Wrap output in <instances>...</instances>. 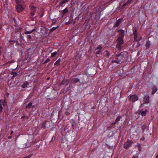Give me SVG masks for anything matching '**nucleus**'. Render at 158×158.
I'll return each mask as SVG.
<instances>
[{
    "instance_id": "39",
    "label": "nucleus",
    "mask_w": 158,
    "mask_h": 158,
    "mask_svg": "<svg viewBox=\"0 0 158 158\" xmlns=\"http://www.w3.org/2000/svg\"><path fill=\"white\" fill-rule=\"evenodd\" d=\"M12 138V136H9L8 137V139H11V138Z\"/></svg>"
},
{
    "instance_id": "21",
    "label": "nucleus",
    "mask_w": 158,
    "mask_h": 158,
    "mask_svg": "<svg viewBox=\"0 0 158 158\" xmlns=\"http://www.w3.org/2000/svg\"><path fill=\"white\" fill-rule=\"evenodd\" d=\"M110 55L109 52L107 51H106L104 53V56H108Z\"/></svg>"
},
{
    "instance_id": "8",
    "label": "nucleus",
    "mask_w": 158,
    "mask_h": 158,
    "mask_svg": "<svg viewBox=\"0 0 158 158\" xmlns=\"http://www.w3.org/2000/svg\"><path fill=\"white\" fill-rule=\"evenodd\" d=\"M138 99V97L137 95H135L130 96L129 100L131 101L135 102Z\"/></svg>"
},
{
    "instance_id": "6",
    "label": "nucleus",
    "mask_w": 158,
    "mask_h": 158,
    "mask_svg": "<svg viewBox=\"0 0 158 158\" xmlns=\"http://www.w3.org/2000/svg\"><path fill=\"white\" fill-rule=\"evenodd\" d=\"M133 34L134 35V40L135 41H137V37H139V34H138L137 30L136 28H134L133 30Z\"/></svg>"
},
{
    "instance_id": "1",
    "label": "nucleus",
    "mask_w": 158,
    "mask_h": 158,
    "mask_svg": "<svg viewBox=\"0 0 158 158\" xmlns=\"http://www.w3.org/2000/svg\"><path fill=\"white\" fill-rule=\"evenodd\" d=\"M127 53L126 52H121L118 55H116L113 58L112 62L118 64H120L127 59Z\"/></svg>"
},
{
    "instance_id": "51",
    "label": "nucleus",
    "mask_w": 158,
    "mask_h": 158,
    "mask_svg": "<svg viewBox=\"0 0 158 158\" xmlns=\"http://www.w3.org/2000/svg\"><path fill=\"white\" fill-rule=\"evenodd\" d=\"M72 126H73H73H74V125H73H73H72Z\"/></svg>"
},
{
    "instance_id": "34",
    "label": "nucleus",
    "mask_w": 158,
    "mask_h": 158,
    "mask_svg": "<svg viewBox=\"0 0 158 158\" xmlns=\"http://www.w3.org/2000/svg\"><path fill=\"white\" fill-rule=\"evenodd\" d=\"M13 74V76H16L17 75V73L16 72H13L12 73Z\"/></svg>"
},
{
    "instance_id": "49",
    "label": "nucleus",
    "mask_w": 158,
    "mask_h": 158,
    "mask_svg": "<svg viewBox=\"0 0 158 158\" xmlns=\"http://www.w3.org/2000/svg\"><path fill=\"white\" fill-rule=\"evenodd\" d=\"M140 45V44H138V46H139Z\"/></svg>"
},
{
    "instance_id": "42",
    "label": "nucleus",
    "mask_w": 158,
    "mask_h": 158,
    "mask_svg": "<svg viewBox=\"0 0 158 158\" xmlns=\"http://www.w3.org/2000/svg\"><path fill=\"white\" fill-rule=\"evenodd\" d=\"M31 20L32 21L34 20V19L33 17H31Z\"/></svg>"
},
{
    "instance_id": "29",
    "label": "nucleus",
    "mask_w": 158,
    "mask_h": 158,
    "mask_svg": "<svg viewBox=\"0 0 158 158\" xmlns=\"http://www.w3.org/2000/svg\"><path fill=\"white\" fill-rule=\"evenodd\" d=\"M9 93H7L4 95V98L5 99L7 98L9 96Z\"/></svg>"
},
{
    "instance_id": "25",
    "label": "nucleus",
    "mask_w": 158,
    "mask_h": 158,
    "mask_svg": "<svg viewBox=\"0 0 158 158\" xmlns=\"http://www.w3.org/2000/svg\"><path fill=\"white\" fill-rule=\"evenodd\" d=\"M68 10L66 8H65L64 9V10H63V15H64L66 14L68 12Z\"/></svg>"
},
{
    "instance_id": "22",
    "label": "nucleus",
    "mask_w": 158,
    "mask_h": 158,
    "mask_svg": "<svg viewBox=\"0 0 158 158\" xmlns=\"http://www.w3.org/2000/svg\"><path fill=\"white\" fill-rule=\"evenodd\" d=\"M2 109L3 108L2 105V100H0V114L2 112Z\"/></svg>"
},
{
    "instance_id": "10",
    "label": "nucleus",
    "mask_w": 158,
    "mask_h": 158,
    "mask_svg": "<svg viewBox=\"0 0 158 158\" xmlns=\"http://www.w3.org/2000/svg\"><path fill=\"white\" fill-rule=\"evenodd\" d=\"M123 18H120L118 19V21L116 22V23L115 25H114V27H117L118 26H119V24H120L121 22L123 20Z\"/></svg>"
},
{
    "instance_id": "18",
    "label": "nucleus",
    "mask_w": 158,
    "mask_h": 158,
    "mask_svg": "<svg viewBox=\"0 0 158 158\" xmlns=\"http://www.w3.org/2000/svg\"><path fill=\"white\" fill-rule=\"evenodd\" d=\"M148 111V110H146L145 111H143L141 112V114L142 116H145L147 113V112Z\"/></svg>"
},
{
    "instance_id": "27",
    "label": "nucleus",
    "mask_w": 158,
    "mask_h": 158,
    "mask_svg": "<svg viewBox=\"0 0 158 158\" xmlns=\"http://www.w3.org/2000/svg\"><path fill=\"white\" fill-rule=\"evenodd\" d=\"M50 59L49 58H47V59L44 61V64H46L47 63H48V62H49V61H50Z\"/></svg>"
},
{
    "instance_id": "44",
    "label": "nucleus",
    "mask_w": 158,
    "mask_h": 158,
    "mask_svg": "<svg viewBox=\"0 0 158 158\" xmlns=\"http://www.w3.org/2000/svg\"><path fill=\"white\" fill-rule=\"evenodd\" d=\"M13 131H11V134H13Z\"/></svg>"
},
{
    "instance_id": "7",
    "label": "nucleus",
    "mask_w": 158,
    "mask_h": 158,
    "mask_svg": "<svg viewBox=\"0 0 158 158\" xmlns=\"http://www.w3.org/2000/svg\"><path fill=\"white\" fill-rule=\"evenodd\" d=\"M132 143V141L128 139L124 145V148L126 149H127L129 147L131 146Z\"/></svg>"
},
{
    "instance_id": "46",
    "label": "nucleus",
    "mask_w": 158,
    "mask_h": 158,
    "mask_svg": "<svg viewBox=\"0 0 158 158\" xmlns=\"http://www.w3.org/2000/svg\"><path fill=\"white\" fill-rule=\"evenodd\" d=\"M31 107H35V106L34 105H33V106H32V105Z\"/></svg>"
},
{
    "instance_id": "14",
    "label": "nucleus",
    "mask_w": 158,
    "mask_h": 158,
    "mask_svg": "<svg viewBox=\"0 0 158 158\" xmlns=\"http://www.w3.org/2000/svg\"><path fill=\"white\" fill-rule=\"evenodd\" d=\"M133 0H128L127 2L123 4L122 7L123 8L125 7L127 5L131 3Z\"/></svg>"
},
{
    "instance_id": "35",
    "label": "nucleus",
    "mask_w": 158,
    "mask_h": 158,
    "mask_svg": "<svg viewBox=\"0 0 158 158\" xmlns=\"http://www.w3.org/2000/svg\"><path fill=\"white\" fill-rule=\"evenodd\" d=\"M139 39H137V41H136V42H139V41L141 40L142 39V37H141L139 36Z\"/></svg>"
},
{
    "instance_id": "12",
    "label": "nucleus",
    "mask_w": 158,
    "mask_h": 158,
    "mask_svg": "<svg viewBox=\"0 0 158 158\" xmlns=\"http://www.w3.org/2000/svg\"><path fill=\"white\" fill-rule=\"evenodd\" d=\"M121 118V116H118L116 118V119L115 121V122L114 123H112V125H115L117 123L118 121H119L120 120Z\"/></svg>"
},
{
    "instance_id": "40",
    "label": "nucleus",
    "mask_w": 158,
    "mask_h": 158,
    "mask_svg": "<svg viewBox=\"0 0 158 158\" xmlns=\"http://www.w3.org/2000/svg\"><path fill=\"white\" fill-rule=\"evenodd\" d=\"M69 23H70L69 22H67L65 24L66 25H68V24H69Z\"/></svg>"
},
{
    "instance_id": "2",
    "label": "nucleus",
    "mask_w": 158,
    "mask_h": 158,
    "mask_svg": "<svg viewBox=\"0 0 158 158\" xmlns=\"http://www.w3.org/2000/svg\"><path fill=\"white\" fill-rule=\"evenodd\" d=\"M118 32L120 33L119 37L118 39V42L116 47L119 49L121 48L122 45L123 44V37L124 35V31L122 30H119Z\"/></svg>"
},
{
    "instance_id": "37",
    "label": "nucleus",
    "mask_w": 158,
    "mask_h": 158,
    "mask_svg": "<svg viewBox=\"0 0 158 158\" xmlns=\"http://www.w3.org/2000/svg\"><path fill=\"white\" fill-rule=\"evenodd\" d=\"M31 145V143H29L28 145H27L26 144V146H27V147H29Z\"/></svg>"
},
{
    "instance_id": "48",
    "label": "nucleus",
    "mask_w": 158,
    "mask_h": 158,
    "mask_svg": "<svg viewBox=\"0 0 158 158\" xmlns=\"http://www.w3.org/2000/svg\"><path fill=\"white\" fill-rule=\"evenodd\" d=\"M49 79H50V78H48V80H49Z\"/></svg>"
},
{
    "instance_id": "26",
    "label": "nucleus",
    "mask_w": 158,
    "mask_h": 158,
    "mask_svg": "<svg viewBox=\"0 0 158 158\" xmlns=\"http://www.w3.org/2000/svg\"><path fill=\"white\" fill-rule=\"evenodd\" d=\"M57 54V52H56L52 53L51 57H53L55 56Z\"/></svg>"
},
{
    "instance_id": "13",
    "label": "nucleus",
    "mask_w": 158,
    "mask_h": 158,
    "mask_svg": "<svg viewBox=\"0 0 158 158\" xmlns=\"http://www.w3.org/2000/svg\"><path fill=\"white\" fill-rule=\"evenodd\" d=\"M72 81L73 83H76L80 81L79 79L77 78H73L71 80Z\"/></svg>"
},
{
    "instance_id": "17",
    "label": "nucleus",
    "mask_w": 158,
    "mask_h": 158,
    "mask_svg": "<svg viewBox=\"0 0 158 158\" xmlns=\"http://www.w3.org/2000/svg\"><path fill=\"white\" fill-rule=\"evenodd\" d=\"M2 100V105L4 106H7L5 100Z\"/></svg>"
},
{
    "instance_id": "24",
    "label": "nucleus",
    "mask_w": 158,
    "mask_h": 158,
    "mask_svg": "<svg viewBox=\"0 0 158 158\" xmlns=\"http://www.w3.org/2000/svg\"><path fill=\"white\" fill-rule=\"evenodd\" d=\"M59 27V26H57L56 27H53L50 30V32H52L55 30H56Z\"/></svg>"
},
{
    "instance_id": "23",
    "label": "nucleus",
    "mask_w": 158,
    "mask_h": 158,
    "mask_svg": "<svg viewBox=\"0 0 158 158\" xmlns=\"http://www.w3.org/2000/svg\"><path fill=\"white\" fill-rule=\"evenodd\" d=\"M61 60L60 59H59L57 60L55 63V65H59L60 64V62Z\"/></svg>"
},
{
    "instance_id": "11",
    "label": "nucleus",
    "mask_w": 158,
    "mask_h": 158,
    "mask_svg": "<svg viewBox=\"0 0 158 158\" xmlns=\"http://www.w3.org/2000/svg\"><path fill=\"white\" fill-rule=\"evenodd\" d=\"M152 93L153 94L157 90V87L155 85H154L152 88Z\"/></svg>"
},
{
    "instance_id": "4",
    "label": "nucleus",
    "mask_w": 158,
    "mask_h": 158,
    "mask_svg": "<svg viewBox=\"0 0 158 158\" xmlns=\"http://www.w3.org/2000/svg\"><path fill=\"white\" fill-rule=\"evenodd\" d=\"M149 98L150 97L148 94H146L145 95L143 98L144 102L143 103H141V105L144 106V104H148L150 102Z\"/></svg>"
},
{
    "instance_id": "15",
    "label": "nucleus",
    "mask_w": 158,
    "mask_h": 158,
    "mask_svg": "<svg viewBox=\"0 0 158 158\" xmlns=\"http://www.w3.org/2000/svg\"><path fill=\"white\" fill-rule=\"evenodd\" d=\"M29 83L27 81H25L22 85V87L23 88H25L27 87H28L29 85Z\"/></svg>"
},
{
    "instance_id": "32",
    "label": "nucleus",
    "mask_w": 158,
    "mask_h": 158,
    "mask_svg": "<svg viewBox=\"0 0 158 158\" xmlns=\"http://www.w3.org/2000/svg\"><path fill=\"white\" fill-rule=\"evenodd\" d=\"M102 48V47L101 45H98V47L96 48V49H101Z\"/></svg>"
},
{
    "instance_id": "28",
    "label": "nucleus",
    "mask_w": 158,
    "mask_h": 158,
    "mask_svg": "<svg viewBox=\"0 0 158 158\" xmlns=\"http://www.w3.org/2000/svg\"><path fill=\"white\" fill-rule=\"evenodd\" d=\"M65 3L64 1H62L60 3V5L62 6H64V4Z\"/></svg>"
},
{
    "instance_id": "20",
    "label": "nucleus",
    "mask_w": 158,
    "mask_h": 158,
    "mask_svg": "<svg viewBox=\"0 0 158 158\" xmlns=\"http://www.w3.org/2000/svg\"><path fill=\"white\" fill-rule=\"evenodd\" d=\"M32 105V103L31 102H30L28 104V105L26 106V107L28 109L30 108Z\"/></svg>"
},
{
    "instance_id": "41",
    "label": "nucleus",
    "mask_w": 158,
    "mask_h": 158,
    "mask_svg": "<svg viewBox=\"0 0 158 158\" xmlns=\"http://www.w3.org/2000/svg\"><path fill=\"white\" fill-rule=\"evenodd\" d=\"M144 138H141L140 139V140H144Z\"/></svg>"
},
{
    "instance_id": "50",
    "label": "nucleus",
    "mask_w": 158,
    "mask_h": 158,
    "mask_svg": "<svg viewBox=\"0 0 158 158\" xmlns=\"http://www.w3.org/2000/svg\"><path fill=\"white\" fill-rule=\"evenodd\" d=\"M2 119V118H1L0 117V120H1Z\"/></svg>"
},
{
    "instance_id": "47",
    "label": "nucleus",
    "mask_w": 158,
    "mask_h": 158,
    "mask_svg": "<svg viewBox=\"0 0 158 158\" xmlns=\"http://www.w3.org/2000/svg\"><path fill=\"white\" fill-rule=\"evenodd\" d=\"M132 158H136L135 157L133 156Z\"/></svg>"
},
{
    "instance_id": "33",
    "label": "nucleus",
    "mask_w": 158,
    "mask_h": 158,
    "mask_svg": "<svg viewBox=\"0 0 158 158\" xmlns=\"http://www.w3.org/2000/svg\"><path fill=\"white\" fill-rule=\"evenodd\" d=\"M32 154H31L25 157L24 158H30L32 156Z\"/></svg>"
},
{
    "instance_id": "9",
    "label": "nucleus",
    "mask_w": 158,
    "mask_h": 158,
    "mask_svg": "<svg viewBox=\"0 0 158 158\" xmlns=\"http://www.w3.org/2000/svg\"><path fill=\"white\" fill-rule=\"evenodd\" d=\"M69 81L70 80L69 79L64 80L62 81L61 83L60 84V85H68Z\"/></svg>"
},
{
    "instance_id": "16",
    "label": "nucleus",
    "mask_w": 158,
    "mask_h": 158,
    "mask_svg": "<svg viewBox=\"0 0 158 158\" xmlns=\"http://www.w3.org/2000/svg\"><path fill=\"white\" fill-rule=\"evenodd\" d=\"M35 31V29H33L32 30L30 31H26L24 33V34L26 35H27L28 34H30L32 32H34Z\"/></svg>"
},
{
    "instance_id": "3",
    "label": "nucleus",
    "mask_w": 158,
    "mask_h": 158,
    "mask_svg": "<svg viewBox=\"0 0 158 158\" xmlns=\"http://www.w3.org/2000/svg\"><path fill=\"white\" fill-rule=\"evenodd\" d=\"M25 6V3H23L22 4H18L16 6L15 8L18 12L20 13L24 10Z\"/></svg>"
},
{
    "instance_id": "30",
    "label": "nucleus",
    "mask_w": 158,
    "mask_h": 158,
    "mask_svg": "<svg viewBox=\"0 0 158 158\" xmlns=\"http://www.w3.org/2000/svg\"><path fill=\"white\" fill-rule=\"evenodd\" d=\"M27 38L28 40H30L31 39L32 37L31 35H27Z\"/></svg>"
},
{
    "instance_id": "43",
    "label": "nucleus",
    "mask_w": 158,
    "mask_h": 158,
    "mask_svg": "<svg viewBox=\"0 0 158 158\" xmlns=\"http://www.w3.org/2000/svg\"><path fill=\"white\" fill-rule=\"evenodd\" d=\"M156 158H158V154H157L156 156Z\"/></svg>"
},
{
    "instance_id": "31",
    "label": "nucleus",
    "mask_w": 158,
    "mask_h": 158,
    "mask_svg": "<svg viewBox=\"0 0 158 158\" xmlns=\"http://www.w3.org/2000/svg\"><path fill=\"white\" fill-rule=\"evenodd\" d=\"M46 123L45 122L41 124V127L42 128H45Z\"/></svg>"
},
{
    "instance_id": "45",
    "label": "nucleus",
    "mask_w": 158,
    "mask_h": 158,
    "mask_svg": "<svg viewBox=\"0 0 158 158\" xmlns=\"http://www.w3.org/2000/svg\"><path fill=\"white\" fill-rule=\"evenodd\" d=\"M23 36H21V38L23 39Z\"/></svg>"
},
{
    "instance_id": "5",
    "label": "nucleus",
    "mask_w": 158,
    "mask_h": 158,
    "mask_svg": "<svg viewBox=\"0 0 158 158\" xmlns=\"http://www.w3.org/2000/svg\"><path fill=\"white\" fill-rule=\"evenodd\" d=\"M29 7L31 10V12L30 13V15L31 16H33L35 15V12L36 11V8L32 4H31L30 6Z\"/></svg>"
},
{
    "instance_id": "36",
    "label": "nucleus",
    "mask_w": 158,
    "mask_h": 158,
    "mask_svg": "<svg viewBox=\"0 0 158 158\" xmlns=\"http://www.w3.org/2000/svg\"><path fill=\"white\" fill-rule=\"evenodd\" d=\"M100 52H101L100 50L97 51L96 52V54L98 55V54H99Z\"/></svg>"
},
{
    "instance_id": "38",
    "label": "nucleus",
    "mask_w": 158,
    "mask_h": 158,
    "mask_svg": "<svg viewBox=\"0 0 158 158\" xmlns=\"http://www.w3.org/2000/svg\"><path fill=\"white\" fill-rule=\"evenodd\" d=\"M69 0H63L66 3Z\"/></svg>"
},
{
    "instance_id": "19",
    "label": "nucleus",
    "mask_w": 158,
    "mask_h": 158,
    "mask_svg": "<svg viewBox=\"0 0 158 158\" xmlns=\"http://www.w3.org/2000/svg\"><path fill=\"white\" fill-rule=\"evenodd\" d=\"M16 2L17 4L21 3V4L24 3L23 0H16Z\"/></svg>"
}]
</instances>
